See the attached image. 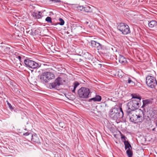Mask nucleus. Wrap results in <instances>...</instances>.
I'll list each match as a JSON object with an SVG mask.
<instances>
[{"label":"nucleus","mask_w":157,"mask_h":157,"mask_svg":"<svg viewBox=\"0 0 157 157\" xmlns=\"http://www.w3.org/2000/svg\"><path fill=\"white\" fill-rule=\"evenodd\" d=\"M62 79L60 77L57 78L53 82L51 83L52 88H57L62 84Z\"/></svg>","instance_id":"1a4fd4ad"},{"label":"nucleus","mask_w":157,"mask_h":157,"mask_svg":"<svg viewBox=\"0 0 157 157\" xmlns=\"http://www.w3.org/2000/svg\"><path fill=\"white\" fill-rule=\"evenodd\" d=\"M21 59L23 61H24L25 57L23 56H21Z\"/></svg>","instance_id":"473e14b6"},{"label":"nucleus","mask_w":157,"mask_h":157,"mask_svg":"<svg viewBox=\"0 0 157 157\" xmlns=\"http://www.w3.org/2000/svg\"><path fill=\"white\" fill-rule=\"evenodd\" d=\"M82 61V60L81 59H79V61Z\"/></svg>","instance_id":"e433bc0d"},{"label":"nucleus","mask_w":157,"mask_h":157,"mask_svg":"<svg viewBox=\"0 0 157 157\" xmlns=\"http://www.w3.org/2000/svg\"><path fill=\"white\" fill-rule=\"evenodd\" d=\"M117 28V29L124 35L127 34L130 32L128 26L124 23H119Z\"/></svg>","instance_id":"423d86ee"},{"label":"nucleus","mask_w":157,"mask_h":157,"mask_svg":"<svg viewBox=\"0 0 157 157\" xmlns=\"http://www.w3.org/2000/svg\"><path fill=\"white\" fill-rule=\"evenodd\" d=\"M143 106H145L149 104L150 101L148 100H143Z\"/></svg>","instance_id":"412c9836"},{"label":"nucleus","mask_w":157,"mask_h":157,"mask_svg":"<svg viewBox=\"0 0 157 157\" xmlns=\"http://www.w3.org/2000/svg\"><path fill=\"white\" fill-rule=\"evenodd\" d=\"M90 43L91 46L97 48L98 50H100L102 48V45L95 40H91Z\"/></svg>","instance_id":"9d476101"},{"label":"nucleus","mask_w":157,"mask_h":157,"mask_svg":"<svg viewBox=\"0 0 157 157\" xmlns=\"http://www.w3.org/2000/svg\"><path fill=\"white\" fill-rule=\"evenodd\" d=\"M132 98L137 99L139 100L138 101L140 100L141 99V98L140 97H138L136 95H133L132 94Z\"/></svg>","instance_id":"a878e982"},{"label":"nucleus","mask_w":157,"mask_h":157,"mask_svg":"<svg viewBox=\"0 0 157 157\" xmlns=\"http://www.w3.org/2000/svg\"><path fill=\"white\" fill-rule=\"evenodd\" d=\"M25 130H26V129H25Z\"/></svg>","instance_id":"58836bf2"},{"label":"nucleus","mask_w":157,"mask_h":157,"mask_svg":"<svg viewBox=\"0 0 157 157\" xmlns=\"http://www.w3.org/2000/svg\"><path fill=\"white\" fill-rule=\"evenodd\" d=\"M88 56L89 57H88L87 59H91V58H90V57H91V55H90V54H88Z\"/></svg>","instance_id":"72a5a7b5"},{"label":"nucleus","mask_w":157,"mask_h":157,"mask_svg":"<svg viewBox=\"0 0 157 157\" xmlns=\"http://www.w3.org/2000/svg\"><path fill=\"white\" fill-rule=\"evenodd\" d=\"M24 63L25 66L32 69H36L40 66V64L39 63L29 59H25L24 60Z\"/></svg>","instance_id":"39448f33"},{"label":"nucleus","mask_w":157,"mask_h":157,"mask_svg":"<svg viewBox=\"0 0 157 157\" xmlns=\"http://www.w3.org/2000/svg\"><path fill=\"white\" fill-rule=\"evenodd\" d=\"M84 6H78L76 8L78 10L83 11Z\"/></svg>","instance_id":"b1692460"},{"label":"nucleus","mask_w":157,"mask_h":157,"mask_svg":"<svg viewBox=\"0 0 157 157\" xmlns=\"http://www.w3.org/2000/svg\"><path fill=\"white\" fill-rule=\"evenodd\" d=\"M83 11L86 13L91 12H92V10L90 7L86 6L84 7Z\"/></svg>","instance_id":"f3484780"},{"label":"nucleus","mask_w":157,"mask_h":157,"mask_svg":"<svg viewBox=\"0 0 157 157\" xmlns=\"http://www.w3.org/2000/svg\"><path fill=\"white\" fill-rule=\"evenodd\" d=\"M52 1H54L55 3H59L61 2V1L59 0H51Z\"/></svg>","instance_id":"c756f323"},{"label":"nucleus","mask_w":157,"mask_h":157,"mask_svg":"<svg viewBox=\"0 0 157 157\" xmlns=\"http://www.w3.org/2000/svg\"><path fill=\"white\" fill-rule=\"evenodd\" d=\"M79 97L81 98H88L90 92V89L85 87H82L78 91Z\"/></svg>","instance_id":"20e7f679"},{"label":"nucleus","mask_w":157,"mask_h":157,"mask_svg":"<svg viewBox=\"0 0 157 157\" xmlns=\"http://www.w3.org/2000/svg\"><path fill=\"white\" fill-rule=\"evenodd\" d=\"M101 99V97L99 95H97L94 98H93L89 100V101L90 102L92 101H100Z\"/></svg>","instance_id":"ddd939ff"},{"label":"nucleus","mask_w":157,"mask_h":157,"mask_svg":"<svg viewBox=\"0 0 157 157\" xmlns=\"http://www.w3.org/2000/svg\"><path fill=\"white\" fill-rule=\"evenodd\" d=\"M59 21L60 22L58 24L60 25H64V21L62 18H59Z\"/></svg>","instance_id":"4be33fe9"},{"label":"nucleus","mask_w":157,"mask_h":157,"mask_svg":"<svg viewBox=\"0 0 157 157\" xmlns=\"http://www.w3.org/2000/svg\"><path fill=\"white\" fill-rule=\"evenodd\" d=\"M48 75L47 71L43 73L40 75V79L41 81L43 82H48Z\"/></svg>","instance_id":"9b49d317"},{"label":"nucleus","mask_w":157,"mask_h":157,"mask_svg":"<svg viewBox=\"0 0 157 157\" xmlns=\"http://www.w3.org/2000/svg\"><path fill=\"white\" fill-rule=\"evenodd\" d=\"M0 47H2V49L5 51H8L10 49V47L6 46H3L1 45L0 46Z\"/></svg>","instance_id":"6ab92c4d"},{"label":"nucleus","mask_w":157,"mask_h":157,"mask_svg":"<svg viewBox=\"0 0 157 157\" xmlns=\"http://www.w3.org/2000/svg\"><path fill=\"white\" fill-rule=\"evenodd\" d=\"M127 112L129 115L130 121L132 122H141L143 121L144 113L142 111L140 110L139 113L134 111H127Z\"/></svg>","instance_id":"f257e3e1"},{"label":"nucleus","mask_w":157,"mask_h":157,"mask_svg":"<svg viewBox=\"0 0 157 157\" xmlns=\"http://www.w3.org/2000/svg\"><path fill=\"white\" fill-rule=\"evenodd\" d=\"M18 58L19 59L20 62H22L23 61V60L21 59V56H18Z\"/></svg>","instance_id":"7c9ffc66"},{"label":"nucleus","mask_w":157,"mask_h":157,"mask_svg":"<svg viewBox=\"0 0 157 157\" xmlns=\"http://www.w3.org/2000/svg\"><path fill=\"white\" fill-rule=\"evenodd\" d=\"M155 129V128H154V129H153V131H154Z\"/></svg>","instance_id":"4c0bfd02"},{"label":"nucleus","mask_w":157,"mask_h":157,"mask_svg":"<svg viewBox=\"0 0 157 157\" xmlns=\"http://www.w3.org/2000/svg\"><path fill=\"white\" fill-rule=\"evenodd\" d=\"M40 12H39L38 13L34 12L33 14V15L34 17L36 18H40L41 17V16L40 14Z\"/></svg>","instance_id":"a211bd4d"},{"label":"nucleus","mask_w":157,"mask_h":157,"mask_svg":"<svg viewBox=\"0 0 157 157\" xmlns=\"http://www.w3.org/2000/svg\"><path fill=\"white\" fill-rule=\"evenodd\" d=\"M47 74L48 75L47 77L48 78V82L51 80L55 78V75L54 74L51 72L47 71Z\"/></svg>","instance_id":"2eb2a0df"},{"label":"nucleus","mask_w":157,"mask_h":157,"mask_svg":"<svg viewBox=\"0 0 157 157\" xmlns=\"http://www.w3.org/2000/svg\"><path fill=\"white\" fill-rule=\"evenodd\" d=\"M64 124L63 123H59V125L60 127H61L62 128H63V125Z\"/></svg>","instance_id":"2f4dec72"},{"label":"nucleus","mask_w":157,"mask_h":157,"mask_svg":"<svg viewBox=\"0 0 157 157\" xmlns=\"http://www.w3.org/2000/svg\"><path fill=\"white\" fill-rule=\"evenodd\" d=\"M119 62L123 64L127 63V61L125 58L122 55H120L119 57Z\"/></svg>","instance_id":"4468645a"},{"label":"nucleus","mask_w":157,"mask_h":157,"mask_svg":"<svg viewBox=\"0 0 157 157\" xmlns=\"http://www.w3.org/2000/svg\"><path fill=\"white\" fill-rule=\"evenodd\" d=\"M139 105L138 101L136 99H133L127 103V106L128 107L127 111H134L135 109H137L139 107Z\"/></svg>","instance_id":"0eeeda50"},{"label":"nucleus","mask_w":157,"mask_h":157,"mask_svg":"<svg viewBox=\"0 0 157 157\" xmlns=\"http://www.w3.org/2000/svg\"><path fill=\"white\" fill-rule=\"evenodd\" d=\"M120 133L121 135V138L122 139H124V140H126V137H125V136L124 135H123L121 132H120Z\"/></svg>","instance_id":"c85d7f7f"},{"label":"nucleus","mask_w":157,"mask_h":157,"mask_svg":"<svg viewBox=\"0 0 157 157\" xmlns=\"http://www.w3.org/2000/svg\"><path fill=\"white\" fill-rule=\"evenodd\" d=\"M124 145L125 149L126 150V151H129L130 152H132V146L128 141L124 140Z\"/></svg>","instance_id":"f8f14e48"},{"label":"nucleus","mask_w":157,"mask_h":157,"mask_svg":"<svg viewBox=\"0 0 157 157\" xmlns=\"http://www.w3.org/2000/svg\"><path fill=\"white\" fill-rule=\"evenodd\" d=\"M23 135L27 137V139L29 140H32L36 143H40V139L38 136L37 134L34 133H32L30 131L24 133Z\"/></svg>","instance_id":"7ed1b4c3"},{"label":"nucleus","mask_w":157,"mask_h":157,"mask_svg":"<svg viewBox=\"0 0 157 157\" xmlns=\"http://www.w3.org/2000/svg\"><path fill=\"white\" fill-rule=\"evenodd\" d=\"M126 153L128 157H132V155H133V152H129V151H126Z\"/></svg>","instance_id":"393cba45"},{"label":"nucleus","mask_w":157,"mask_h":157,"mask_svg":"<svg viewBox=\"0 0 157 157\" xmlns=\"http://www.w3.org/2000/svg\"><path fill=\"white\" fill-rule=\"evenodd\" d=\"M45 21L48 23H52V18L50 17H47L45 19Z\"/></svg>","instance_id":"5701e85b"},{"label":"nucleus","mask_w":157,"mask_h":157,"mask_svg":"<svg viewBox=\"0 0 157 157\" xmlns=\"http://www.w3.org/2000/svg\"><path fill=\"white\" fill-rule=\"evenodd\" d=\"M75 90L76 89H74H74L73 90H72V92L73 93H75Z\"/></svg>","instance_id":"c9c22d12"},{"label":"nucleus","mask_w":157,"mask_h":157,"mask_svg":"<svg viewBox=\"0 0 157 157\" xmlns=\"http://www.w3.org/2000/svg\"><path fill=\"white\" fill-rule=\"evenodd\" d=\"M157 25V22L155 21H151L148 23L149 27L152 28Z\"/></svg>","instance_id":"dca6fc26"},{"label":"nucleus","mask_w":157,"mask_h":157,"mask_svg":"<svg viewBox=\"0 0 157 157\" xmlns=\"http://www.w3.org/2000/svg\"><path fill=\"white\" fill-rule=\"evenodd\" d=\"M51 23L52 25H57L58 24H56V23H52H52Z\"/></svg>","instance_id":"f704fd0d"},{"label":"nucleus","mask_w":157,"mask_h":157,"mask_svg":"<svg viewBox=\"0 0 157 157\" xmlns=\"http://www.w3.org/2000/svg\"><path fill=\"white\" fill-rule=\"evenodd\" d=\"M146 83L148 86L154 88L155 85H157V82L152 76L148 75L146 78Z\"/></svg>","instance_id":"6e6552de"},{"label":"nucleus","mask_w":157,"mask_h":157,"mask_svg":"<svg viewBox=\"0 0 157 157\" xmlns=\"http://www.w3.org/2000/svg\"><path fill=\"white\" fill-rule=\"evenodd\" d=\"M6 102H7V104L8 106H9L10 109L11 110L13 109V108L12 107L11 104L8 101H7Z\"/></svg>","instance_id":"cd10ccee"},{"label":"nucleus","mask_w":157,"mask_h":157,"mask_svg":"<svg viewBox=\"0 0 157 157\" xmlns=\"http://www.w3.org/2000/svg\"><path fill=\"white\" fill-rule=\"evenodd\" d=\"M74 89H76L77 87L79 85V83L77 82H75L74 83Z\"/></svg>","instance_id":"bb28decb"},{"label":"nucleus","mask_w":157,"mask_h":157,"mask_svg":"<svg viewBox=\"0 0 157 157\" xmlns=\"http://www.w3.org/2000/svg\"><path fill=\"white\" fill-rule=\"evenodd\" d=\"M127 83L130 84L131 86H133L135 85V83L132 80L131 78H129L128 80Z\"/></svg>","instance_id":"aec40b11"},{"label":"nucleus","mask_w":157,"mask_h":157,"mask_svg":"<svg viewBox=\"0 0 157 157\" xmlns=\"http://www.w3.org/2000/svg\"><path fill=\"white\" fill-rule=\"evenodd\" d=\"M109 114L111 118L117 120L123 117V112L121 108L114 107L110 110Z\"/></svg>","instance_id":"f03ea898"}]
</instances>
